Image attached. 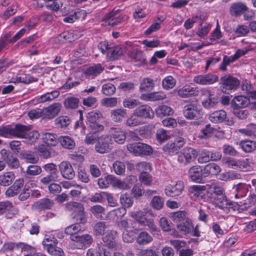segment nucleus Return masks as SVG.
<instances>
[{
    "label": "nucleus",
    "instance_id": "obj_1",
    "mask_svg": "<svg viewBox=\"0 0 256 256\" xmlns=\"http://www.w3.org/2000/svg\"><path fill=\"white\" fill-rule=\"evenodd\" d=\"M65 208L66 210L72 212V215L77 222L82 224L86 222L83 204L77 202H69L66 204Z\"/></svg>",
    "mask_w": 256,
    "mask_h": 256
},
{
    "label": "nucleus",
    "instance_id": "obj_2",
    "mask_svg": "<svg viewBox=\"0 0 256 256\" xmlns=\"http://www.w3.org/2000/svg\"><path fill=\"white\" fill-rule=\"evenodd\" d=\"M219 84L222 92L230 94L237 89L240 84V81L235 77L225 75L220 78Z\"/></svg>",
    "mask_w": 256,
    "mask_h": 256
},
{
    "label": "nucleus",
    "instance_id": "obj_3",
    "mask_svg": "<svg viewBox=\"0 0 256 256\" xmlns=\"http://www.w3.org/2000/svg\"><path fill=\"white\" fill-rule=\"evenodd\" d=\"M43 168L48 174L40 180L43 185H48L50 182H58L59 178L58 170L56 166L54 163H48L43 166Z\"/></svg>",
    "mask_w": 256,
    "mask_h": 256
},
{
    "label": "nucleus",
    "instance_id": "obj_4",
    "mask_svg": "<svg viewBox=\"0 0 256 256\" xmlns=\"http://www.w3.org/2000/svg\"><path fill=\"white\" fill-rule=\"evenodd\" d=\"M198 156L197 151L192 148H186L178 154V161L179 163L186 166L194 162Z\"/></svg>",
    "mask_w": 256,
    "mask_h": 256
},
{
    "label": "nucleus",
    "instance_id": "obj_5",
    "mask_svg": "<svg viewBox=\"0 0 256 256\" xmlns=\"http://www.w3.org/2000/svg\"><path fill=\"white\" fill-rule=\"evenodd\" d=\"M128 150L136 156H150L153 152L150 146L142 142L130 144L128 146Z\"/></svg>",
    "mask_w": 256,
    "mask_h": 256
},
{
    "label": "nucleus",
    "instance_id": "obj_6",
    "mask_svg": "<svg viewBox=\"0 0 256 256\" xmlns=\"http://www.w3.org/2000/svg\"><path fill=\"white\" fill-rule=\"evenodd\" d=\"M112 138L108 135L100 137L95 146L96 152L102 154L110 152L112 148Z\"/></svg>",
    "mask_w": 256,
    "mask_h": 256
},
{
    "label": "nucleus",
    "instance_id": "obj_7",
    "mask_svg": "<svg viewBox=\"0 0 256 256\" xmlns=\"http://www.w3.org/2000/svg\"><path fill=\"white\" fill-rule=\"evenodd\" d=\"M206 196L204 198V201L212 202L213 200L223 194V190L216 184L212 183L206 185Z\"/></svg>",
    "mask_w": 256,
    "mask_h": 256
},
{
    "label": "nucleus",
    "instance_id": "obj_8",
    "mask_svg": "<svg viewBox=\"0 0 256 256\" xmlns=\"http://www.w3.org/2000/svg\"><path fill=\"white\" fill-rule=\"evenodd\" d=\"M132 216L142 226H147L150 230L156 231L157 229L154 220L145 217L144 212L142 211L132 212Z\"/></svg>",
    "mask_w": 256,
    "mask_h": 256
},
{
    "label": "nucleus",
    "instance_id": "obj_9",
    "mask_svg": "<svg viewBox=\"0 0 256 256\" xmlns=\"http://www.w3.org/2000/svg\"><path fill=\"white\" fill-rule=\"evenodd\" d=\"M58 170L62 176L65 179L71 180L75 176L74 168L68 161L61 162L58 166Z\"/></svg>",
    "mask_w": 256,
    "mask_h": 256
},
{
    "label": "nucleus",
    "instance_id": "obj_10",
    "mask_svg": "<svg viewBox=\"0 0 256 256\" xmlns=\"http://www.w3.org/2000/svg\"><path fill=\"white\" fill-rule=\"evenodd\" d=\"M218 80V77L216 74L209 73L195 76L194 78V82L199 84L208 85L216 82Z\"/></svg>",
    "mask_w": 256,
    "mask_h": 256
},
{
    "label": "nucleus",
    "instance_id": "obj_11",
    "mask_svg": "<svg viewBox=\"0 0 256 256\" xmlns=\"http://www.w3.org/2000/svg\"><path fill=\"white\" fill-rule=\"evenodd\" d=\"M184 183L182 181H178L174 185L170 184L164 189V194L168 196L174 197L179 196L184 189Z\"/></svg>",
    "mask_w": 256,
    "mask_h": 256
},
{
    "label": "nucleus",
    "instance_id": "obj_12",
    "mask_svg": "<svg viewBox=\"0 0 256 256\" xmlns=\"http://www.w3.org/2000/svg\"><path fill=\"white\" fill-rule=\"evenodd\" d=\"M250 104L248 98L241 95L234 96L230 102L232 110L246 108Z\"/></svg>",
    "mask_w": 256,
    "mask_h": 256
},
{
    "label": "nucleus",
    "instance_id": "obj_13",
    "mask_svg": "<svg viewBox=\"0 0 256 256\" xmlns=\"http://www.w3.org/2000/svg\"><path fill=\"white\" fill-rule=\"evenodd\" d=\"M248 8L246 4L242 2L232 3L230 7V13L232 16H240L244 14Z\"/></svg>",
    "mask_w": 256,
    "mask_h": 256
},
{
    "label": "nucleus",
    "instance_id": "obj_14",
    "mask_svg": "<svg viewBox=\"0 0 256 256\" xmlns=\"http://www.w3.org/2000/svg\"><path fill=\"white\" fill-rule=\"evenodd\" d=\"M182 112L185 118L188 120L194 119L200 114L197 104L194 103H190L184 106Z\"/></svg>",
    "mask_w": 256,
    "mask_h": 256
},
{
    "label": "nucleus",
    "instance_id": "obj_15",
    "mask_svg": "<svg viewBox=\"0 0 256 256\" xmlns=\"http://www.w3.org/2000/svg\"><path fill=\"white\" fill-rule=\"evenodd\" d=\"M134 112L140 120L143 118L152 119L154 116V112L152 108L146 104L139 106L134 110Z\"/></svg>",
    "mask_w": 256,
    "mask_h": 256
},
{
    "label": "nucleus",
    "instance_id": "obj_16",
    "mask_svg": "<svg viewBox=\"0 0 256 256\" xmlns=\"http://www.w3.org/2000/svg\"><path fill=\"white\" fill-rule=\"evenodd\" d=\"M188 177L193 182L200 183L203 180V170L198 166H194L190 167L188 171Z\"/></svg>",
    "mask_w": 256,
    "mask_h": 256
},
{
    "label": "nucleus",
    "instance_id": "obj_17",
    "mask_svg": "<svg viewBox=\"0 0 256 256\" xmlns=\"http://www.w3.org/2000/svg\"><path fill=\"white\" fill-rule=\"evenodd\" d=\"M0 154L2 160L12 168H16L20 166L18 160L10 152L4 149L1 150Z\"/></svg>",
    "mask_w": 256,
    "mask_h": 256
},
{
    "label": "nucleus",
    "instance_id": "obj_18",
    "mask_svg": "<svg viewBox=\"0 0 256 256\" xmlns=\"http://www.w3.org/2000/svg\"><path fill=\"white\" fill-rule=\"evenodd\" d=\"M109 132L112 135L110 136L112 138H113L116 142L119 144H122L124 142L126 138V132L122 130L120 128L111 127L110 128Z\"/></svg>",
    "mask_w": 256,
    "mask_h": 256
},
{
    "label": "nucleus",
    "instance_id": "obj_19",
    "mask_svg": "<svg viewBox=\"0 0 256 256\" xmlns=\"http://www.w3.org/2000/svg\"><path fill=\"white\" fill-rule=\"evenodd\" d=\"M206 185H194L188 188V194L191 197H194L198 199L203 200L206 196Z\"/></svg>",
    "mask_w": 256,
    "mask_h": 256
},
{
    "label": "nucleus",
    "instance_id": "obj_20",
    "mask_svg": "<svg viewBox=\"0 0 256 256\" xmlns=\"http://www.w3.org/2000/svg\"><path fill=\"white\" fill-rule=\"evenodd\" d=\"M53 200L48 198H44L35 202L32 206L34 210L38 212L51 209L54 206Z\"/></svg>",
    "mask_w": 256,
    "mask_h": 256
},
{
    "label": "nucleus",
    "instance_id": "obj_21",
    "mask_svg": "<svg viewBox=\"0 0 256 256\" xmlns=\"http://www.w3.org/2000/svg\"><path fill=\"white\" fill-rule=\"evenodd\" d=\"M110 116L112 120L115 122L121 123L127 118V110L124 108H117L110 110Z\"/></svg>",
    "mask_w": 256,
    "mask_h": 256
},
{
    "label": "nucleus",
    "instance_id": "obj_22",
    "mask_svg": "<svg viewBox=\"0 0 256 256\" xmlns=\"http://www.w3.org/2000/svg\"><path fill=\"white\" fill-rule=\"evenodd\" d=\"M120 12V10H113L106 16L104 20L108 25L114 26L122 22V18L117 16Z\"/></svg>",
    "mask_w": 256,
    "mask_h": 256
},
{
    "label": "nucleus",
    "instance_id": "obj_23",
    "mask_svg": "<svg viewBox=\"0 0 256 256\" xmlns=\"http://www.w3.org/2000/svg\"><path fill=\"white\" fill-rule=\"evenodd\" d=\"M178 96L182 98H188L197 96L198 91L196 88L190 85H186L177 90Z\"/></svg>",
    "mask_w": 256,
    "mask_h": 256
},
{
    "label": "nucleus",
    "instance_id": "obj_24",
    "mask_svg": "<svg viewBox=\"0 0 256 256\" xmlns=\"http://www.w3.org/2000/svg\"><path fill=\"white\" fill-rule=\"evenodd\" d=\"M117 232L114 230H108L106 235L102 237V241L104 246L110 248H114L116 246L115 241Z\"/></svg>",
    "mask_w": 256,
    "mask_h": 256
},
{
    "label": "nucleus",
    "instance_id": "obj_25",
    "mask_svg": "<svg viewBox=\"0 0 256 256\" xmlns=\"http://www.w3.org/2000/svg\"><path fill=\"white\" fill-rule=\"evenodd\" d=\"M204 178L209 176L217 175L221 171V168L215 163H210L206 165L202 168Z\"/></svg>",
    "mask_w": 256,
    "mask_h": 256
},
{
    "label": "nucleus",
    "instance_id": "obj_26",
    "mask_svg": "<svg viewBox=\"0 0 256 256\" xmlns=\"http://www.w3.org/2000/svg\"><path fill=\"white\" fill-rule=\"evenodd\" d=\"M86 256H111V254L106 251L100 244H97L94 248H91L88 250Z\"/></svg>",
    "mask_w": 256,
    "mask_h": 256
},
{
    "label": "nucleus",
    "instance_id": "obj_27",
    "mask_svg": "<svg viewBox=\"0 0 256 256\" xmlns=\"http://www.w3.org/2000/svg\"><path fill=\"white\" fill-rule=\"evenodd\" d=\"M26 126L17 124L14 126H11V138H23L26 130Z\"/></svg>",
    "mask_w": 256,
    "mask_h": 256
},
{
    "label": "nucleus",
    "instance_id": "obj_28",
    "mask_svg": "<svg viewBox=\"0 0 256 256\" xmlns=\"http://www.w3.org/2000/svg\"><path fill=\"white\" fill-rule=\"evenodd\" d=\"M62 105L59 102L54 103L48 106L46 109V116L51 119L58 115L59 113Z\"/></svg>",
    "mask_w": 256,
    "mask_h": 256
},
{
    "label": "nucleus",
    "instance_id": "obj_29",
    "mask_svg": "<svg viewBox=\"0 0 256 256\" xmlns=\"http://www.w3.org/2000/svg\"><path fill=\"white\" fill-rule=\"evenodd\" d=\"M226 113L224 110L216 111L209 115V120L214 123H220L224 120Z\"/></svg>",
    "mask_w": 256,
    "mask_h": 256
},
{
    "label": "nucleus",
    "instance_id": "obj_30",
    "mask_svg": "<svg viewBox=\"0 0 256 256\" xmlns=\"http://www.w3.org/2000/svg\"><path fill=\"white\" fill-rule=\"evenodd\" d=\"M15 175L13 172H4L0 175V184L4 186H8L12 184Z\"/></svg>",
    "mask_w": 256,
    "mask_h": 256
},
{
    "label": "nucleus",
    "instance_id": "obj_31",
    "mask_svg": "<svg viewBox=\"0 0 256 256\" xmlns=\"http://www.w3.org/2000/svg\"><path fill=\"white\" fill-rule=\"evenodd\" d=\"M70 239L75 242H80L83 244L90 245L93 242L92 236L88 234H82L81 236H72L70 237Z\"/></svg>",
    "mask_w": 256,
    "mask_h": 256
},
{
    "label": "nucleus",
    "instance_id": "obj_32",
    "mask_svg": "<svg viewBox=\"0 0 256 256\" xmlns=\"http://www.w3.org/2000/svg\"><path fill=\"white\" fill-rule=\"evenodd\" d=\"M212 202L222 209H228L231 208V202L226 199L224 194L213 200Z\"/></svg>",
    "mask_w": 256,
    "mask_h": 256
},
{
    "label": "nucleus",
    "instance_id": "obj_33",
    "mask_svg": "<svg viewBox=\"0 0 256 256\" xmlns=\"http://www.w3.org/2000/svg\"><path fill=\"white\" fill-rule=\"evenodd\" d=\"M240 146L246 152H252L256 149V142L251 140H241Z\"/></svg>",
    "mask_w": 256,
    "mask_h": 256
},
{
    "label": "nucleus",
    "instance_id": "obj_34",
    "mask_svg": "<svg viewBox=\"0 0 256 256\" xmlns=\"http://www.w3.org/2000/svg\"><path fill=\"white\" fill-rule=\"evenodd\" d=\"M58 140L62 146L65 148L72 150L75 146L76 144L74 140L69 136H61L58 138Z\"/></svg>",
    "mask_w": 256,
    "mask_h": 256
},
{
    "label": "nucleus",
    "instance_id": "obj_35",
    "mask_svg": "<svg viewBox=\"0 0 256 256\" xmlns=\"http://www.w3.org/2000/svg\"><path fill=\"white\" fill-rule=\"evenodd\" d=\"M20 155L27 162L32 164H36L38 160V156L34 152L30 150H24L22 152Z\"/></svg>",
    "mask_w": 256,
    "mask_h": 256
},
{
    "label": "nucleus",
    "instance_id": "obj_36",
    "mask_svg": "<svg viewBox=\"0 0 256 256\" xmlns=\"http://www.w3.org/2000/svg\"><path fill=\"white\" fill-rule=\"evenodd\" d=\"M42 140L43 142L50 146H56L58 142L57 136L50 132L44 134L42 136Z\"/></svg>",
    "mask_w": 256,
    "mask_h": 256
},
{
    "label": "nucleus",
    "instance_id": "obj_37",
    "mask_svg": "<svg viewBox=\"0 0 256 256\" xmlns=\"http://www.w3.org/2000/svg\"><path fill=\"white\" fill-rule=\"evenodd\" d=\"M80 99L75 96H70L65 98L64 104L66 108L76 109L78 108Z\"/></svg>",
    "mask_w": 256,
    "mask_h": 256
},
{
    "label": "nucleus",
    "instance_id": "obj_38",
    "mask_svg": "<svg viewBox=\"0 0 256 256\" xmlns=\"http://www.w3.org/2000/svg\"><path fill=\"white\" fill-rule=\"evenodd\" d=\"M104 70V68L101 64H98L89 67L86 71L87 76L95 77L100 74Z\"/></svg>",
    "mask_w": 256,
    "mask_h": 256
},
{
    "label": "nucleus",
    "instance_id": "obj_39",
    "mask_svg": "<svg viewBox=\"0 0 256 256\" xmlns=\"http://www.w3.org/2000/svg\"><path fill=\"white\" fill-rule=\"evenodd\" d=\"M156 112L158 116L162 118L166 116L172 114L174 111L170 107L166 105H162L156 108Z\"/></svg>",
    "mask_w": 256,
    "mask_h": 256
},
{
    "label": "nucleus",
    "instance_id": "obj_40",
    "mask_svg": "<svg viewBox=\"0 0 256 256\" xmlns=\"http://www.w3.org/2000/svg\"><path fill=\"white\" fill-rule=\"evenodd\" d=\"M152 240V236L146 232H142L136 238V242L140 245H145Z\"/></svg>",
    "mask_w": 256,
    "mask_h": 256
},
{
    "label": "nucleus",
    "instance_id": "obj_41",
    "mask_svg": "<svg viewBox=\"0 0 256 256\" xmlns=\"http://www.w3.org/2000/svg\"><path fill=\"white\" fill-rule=\"evenodd\" d=\"M143 124L142 120L135 114L134 112L132 114L126 119V124L129 127H134Z\"/></svg>",
    "mask_w": 256,
    "mask_h": 256
},
{
    "label": "nucleus",
    "instance_id": "obj_42",
    "mask_svg": "<svg viewBox=\"0 0 256 256\" xmlns=\"http://www.w3.org/2000/svg\"><path fill=\"white\" fill-rule=\"evenodd\" d=\"M59 96L60 92L58 90H54L42 95L38 98V101L39 102H50L57 98Z\"/></svg>",
    "mask_w": 256,
    "mask_h": 256
},
{
    "label": "nucleus",
    "instance_id": "obj_43",
    "mask_svg": "<svg viewBox=\"0 0 256 256\" xmlns=\"http://www.w3.org/2000/svg\"><path fill=\"white\" fill-rule=\"evenodd\" d=\"M178 229L182 234H186L190 233L192 228V224L190 219H186V222H181L177 226Z\"/></svg>",
    "mask_w": 256,
    "mask_h": 256
},
{
    "label": "nucleus",
    "instance_id": "obj_44",
    "mask_svg": "<svg viewBox=\"0 0 256 256\" xmlns=\"http://www.w3.org/2000/svg\"><path fill=\"white\" fill-rule=\"evenodd\" d=\"M29 127L26 126V130L25 132V136L23 138L28 140L30 143L32 144L36 141L40 137L39 133L36 130L29 131Z\"/></svg>",
    "mask_w": 256,
    "mask_h": 256
},
{
    "label": "nucleus",
    "instance_id": "obj_45",
    "mask_svg": "<svg viewBox=\"0 0 256 256\" xmlns=\"http://www.w3.org/2000/svg\"><path fill=\"white\" fill-rule=\"evenodd\" d=\"M176 80L172 76H167L162 80V88L166 90L172 89L176 86Z\"/></svg>",
    "mask_w": 256,
    "mask_h": 256
},
{
    "label": "nucleus",
    "instance_id": "obj_46",
    "mask_svg": "<svg viewBox=\"0 0 256 256\" xmlns=\"http://www.w3.org/2000/svg\"><path fill=\"white\" fill-rule=\"evenodd\" d=\"M140 102L138 99L126 98L124 99L122 104L124 108L132 109L140 105Z\"/></svg>",
    "mask_w": 256,
    "mask_h": 256
},
{
    "label": "nucleus",
    "instance_id": "obj_47",
    "mask_svg": "<svg viewBox=\"0 0 256 256\" xmlns=\"http://www.w3.org/2000/svg\"><path fill=\"white\" fill-rule=\"evenodd\" d=\"M101 105L107 108H113L118 105V98L115 97L106 98L102 99Z\"/></svg>",
    "mask_w": 256,
    "mask_h": 256
},
{
    "label": "nucleus",
    "instance_id": "obj_48",
    "mask_svg": "<svg viewBox=\"0 0 256 256\" xmlns=\"http://www.w3.org/2000/svg\"><path fill=\"white\" fill-rule=\"evenodd\" d=\"M150 205L154 209L160 210L164 205V200L160 196H154L150 202Z\"/></svg>",
    "mask_w": 256,
    "mask_h": 256
},
{
    "label": "nucleus",
    "instance_id": "obj_49",
    "mask_svg": "<svg viewBox=\"0 0 256 256\" xmlns=\"http://www.w3.org/2000/svg\"><path fill=\"white\" fill-rule=\"evenodd\" d=\"M122 54L123 51L122 50V48L117 46L114 48H110V50H109L108 55L111 60H117Z\"/></svg>",
    "mask_w": 256,
    "mask_h": 256
},
{
    "label": "nucleus",
    "instance_id": "obj_50",
    "mask_svg": "<svg viewBox=\"0 0 256 256\" xmlns=\"http://www.w3.org/2000/svg\"><path fill=\"white\" fill-rule=\"evenodd\" d=\"M236 193L235 194V197L238 198L240 197H244L246 196V192H248V189L246 188V186L244 184L239 183L237 185L234 186Z\"/></svg>",
    "mask_w": 256,
    "mask_h": 256
},
{
    "label": "nucleus",
    "instance_id": "obj_51",
    "mask_svg": "<svg viewBox=\"0 0 256 256\" xmlns=\"http://www.w3.org/2000/svg\"><path fill=\"white\" fill-rule=\"evenodd\" d=\"M80 224V222H78V223L74 224L68 226L65 230L66 234L70 235V237H72V236H78V234H76L82 230Z\"/></svg>",
    "mask_w": 256,
    "mask_h": 256
},
{
    "label": "nucleus",
    "instance_id": "obj_52",
    "mask_svg": "<svg viewBox=\"0 0 256 256\" xmlns=\"http://www.w3.org/2000/svg\"><path fill=\"white\" fill-rule=\"evenodd\" d=\"M42 172L40 166L37 165H30L27 167L26 174L27 176H36L40 174Z\"/></svg>",
    "mask_w": 256,
    "mask_h": 256
},
{
    "label": "nucleus",
    "instance_id": "obj_53",
    "mask_svg": "<svg viewBox=\"0 0 256 256\" xmlns=\"http://www.w3.org/2000/svg\"><path fill=\"white\" fill-rule=\"evenodd\" d=\"M58 244L57 240L52 236H46L42 242V244L45 250H48V248L56 246Z\"/></svg>",
    "mask_w": 256,
    "mask_h": 256
},
{
    "label": "nucleus",
    "instance_id": "obj_54",
    "mask_svg": "<svg viewBox=\"0 0 256 256\" xmlns=\"http://www.w3.org/2000/svg\"><path fill=\"white\" fill-rule=\"evenodd\" d=\"M87 120L90 123L97 122L100 118H103V115L99 110L92 111L89 112L87 115Z\"/></svg>",
    "mask_w": 256,
    "mask_h": 256
},
{
    "label": "nucleus",
    "instance_id": "obj_55",
    "mask_svg": "<svg viewBox=\"0 0 256 256\" xmlns=\"http://www.w3.org/2000/svg\"><path fill=\"white\" fill-rule=\"evenodd\" d=\"M218 103V98L213 94H210L208 99L202 102V104L206 108L214 107Z\"/></svg>",
    "mask_w": 256,
    "mask_h": 256
},
{
    "label": "nucleus",
    "instance_id": "obj_56",
    "mask_svg": "<svg viewBox=\"0 0 256 256\" xmlns=\"http://www.w3.org/2000/svg\"><path fill=\"white\" fill-rule=\"evenodd\" d=\"M116 88L114 85L111 83L104 84L102 86V92L106 96H112L116 92Z\"/></svg>",
    "mask_w": 256,
    "mask_h": 256
},
{
    "label": "nucleus",
    "instance_id": "obj_57",
    "mask_svg": "<svg viewBox=\"0 0 256 256\" xmlns=\"http://www.w3.org/2000/svg\"><path fill=\"white\" fill-rule=\"evenodd\" d=\"M120 199L121 204L127 208H130L134 202L132 198L126 194H121Z\"/></svg>",
    "mask_w": 256,
    "mask_h": 256
},
{
    "label": "nucleus",
    "instance_id": "obj_58",
    "mask_svg": "<svg viewBox=\"0 0 256 256\" xmlns=\"http://www.w3.org/2000/svg\"><path fill=\"white\" fill-rule=\"evenodd\" d=\"M113 176L108 175L104 178H102L98 180V184L100 188H108L110 184H112Z\"/></svg>",
    "mask_w": 256,
    "mask_h": 256
},
{
    "label": "nucleus",
    "instance_id": "obj_59",
    "mask_svg": "<svg viewBox=\"0 0 256 256\" xmlns=\"http://www.w3.org/2000/svg\"><path fill=\"white\" fill-rule=\"evenodd\" d=\"M162 150L166 153L168 154L170 156L174 155L178 153L177 148H176L173 142H168L164 145Z\"/></svg>",
    "mask_w": 256,
    "mask_h": 256
},
{
    "label": "nucleus",
    "instance_id": "obj_60",
    "mask_svg": "<svg viewBox=\"0 0 256 256\" xmlns=\"http://www.w3.org/2000/svg\"><path fill=\"white\" fill-rule=\"evenodd\" d=\"M223 164L226 167L236 169L238 167V160H236L231 158H227L222 160Z\"/></svg>",
    "mask_w": 256,
    "mask_h": 256
},
{
    "label": "nucleus",
    "instance_id": "obj_61",
    "mask_svg": "<svg viewBox=\"0 0 256 256\" xmlns=\"http://www.w3.org/2000/svg\"><path fill=\"white\" fill-rule=\"evenodd\" d=\"M140 180L144 186H150L152 182V176L146 172H142L139 176Z\"/></svg>",
    "mask_w": 256,
    "mask_h": 256
},
{
    "label": "nucleus",
    "instance_id": "obj_62",
    "mask_svg": "<svg viewBox=\"0 0 256 256\" xmlns=\"http://www.w3.org/2000/svg\"><path fill=\"white\" fill-rule=\"evenodd\" d=\"M90 211L92 214L97 218L102 217L104 214V208L100 205H95L90 208Z\"/></svg>",
    "mask_w": 256,
    "mask_h": 256
},
{
    "label": "nucleus",
    "instance_id": "obj_63",
    "mask_svg": "<svg viewBox=\"0 0 256 256\" xmlns=\"http://www.w3.org/2000/svg\"><path fill=\"white\" fill-rule=\"evenodd\" d=\"M156 138L159 142H162L168 140L170 138V136L166 130L159 128L156 131Z\"/></svg>",
    "mask_w": 256,
    "mask_h": 256
},
{
    "label": "nucleus",
    "instance_id": "obj_64",
    "mask_svg": "<svg viewBox=\"0 0 256 256\" xmlns=\"http://www.w3.org/2000/svg\"><path fill=\"white\" fill-rule=\"evenodd\" d=\"M125 169L126 166L124 164L120 161H116L113 164V170L117 174H124Z\"/></svg>",
    "mask_w": 256,
    "mask_h": 256
}]
</instances>
